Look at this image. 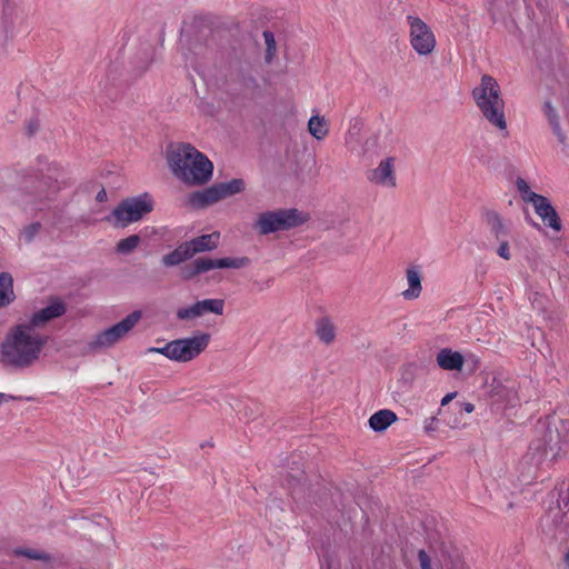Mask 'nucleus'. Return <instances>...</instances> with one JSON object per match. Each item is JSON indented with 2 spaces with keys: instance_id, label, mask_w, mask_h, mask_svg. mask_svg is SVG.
Here are the masks:
<instances>
[{
  "instance_id": "obj_34",
  "label": "nucleus",
  "mask_w": 569,
  "mask_h": 569,
  "mask_svg": "<svg viewBox=\"0 0 569 569\" xmlns=\"http://www.w3.org/2000/svg\"><path fill=\"white\" fill-rule=\"evenodd\" d=\"M497 241L499 242V247L496 250L497 254L505 260H510L511 253L508 238Z\"/></svg>"
},
{
  "instance_id": "obj_5",
  "label": "nucleus",
  "mask_w": 569,
  "mask_h": 569,
  "mask_svg": "<svg viewBox=\"0 0 569 569\" xmlns=\"http://www.w3.org/2000/svg\"><path fill=\"white\" fill-rule=\"evenodd\" d=\"M153 209V201L148 193L122 200L112 212L106 217L114 228H127L137 222Z\"/></svg>"
},
{
  "instance_id": "obj_24",
  "label": "nucleus",
  "mask_w": 569,
  "mask_h": 569,
  "mask_svg": "<svg viewBox=\"0 0 569 569\" xmlns=\"http://www.w3.org/2000/svg\"><path fill=\"white\" fill-rule=\"evenodd\" d=\"M197 307L202 317L206 313L222 315L224 308V301L222 299H204L197 301Z\"/></svg>"
},
{
  "instance_id": "obj_45",
  "label": "nucleus",
  "mask_w": 569,
  "mask_h": 569,
  "mask_svg": "<svg viewBox=\"0 0 569 569\" xmlns=\"http://www.w3.org/2000/svg\"><path fill=\"white\" fill-rule=\"evenodd\" d=\"M14 399H16V397H13L11 395L0 392V405L3 402H8L10 400H14Z\"/></svg>"
},
{
  "instance_id": "obj_25",
  "label": "nucleus",
  "mask_w": 569,
  "mask_h": 569,
  "mask_svg": "<svg viewBox=\"0 0 569 569\" xmlns=\"http://www.w3.org/2000/svg\"><path fill=\"white\" fill-rule=\"evenodd\" d=\"M141 242L139 234H131L118 241L116 251L120 254H130L133 252Z\"/></svg>"
},
{
  "instance_id": "obj_19",
  "label": "nucleus",
  "mask_w": 569,
  "mask_h": 569,
  "mask_svg": "<svg viewBox=\"0 0 569 569\" xmlns=\"http://www.w3.org/2000/svg\"><path fill=\"white\" fill-rule=\"evenodd\" d=\"M14 300L13 279L10 273H0V308L7 307Z\"/></svg>"
},
{
  "instance_id": "obj_47",
  "label": "nucleus",
  "mask_w": 569,
  "mask_h": 569,
  "mask_svg": "<svg viewBox=\"0 0 569 569\" xmlns=\"http://www.w3.org/2000/svg\"><path fill=\"white\" fill-rule=\"evenodd\" d=\"M271 283H272V279H269V280L267 281V287H269Z\"/></svg>"
},
{
  "instance_id": "obj_31",
  "label": "nucleus",
  "mask_w": 569,
  "mask_h": 569,
  "mask_svg": "<svg viewBox=\"0 0 569 569\" xmlns=\"http://www.w3.org/2000/svg\"><path fill=\"white\" fill-rule=\"evenodd\" d=\"M516 186H517V189L520 192L522 199L526 202H529V199H530L531 194H537L536 192L530 190L528 183L523 179H521V178L517 179Z\"/></svg>"
},
{
  "instance_id": "obj_39",
  "label": "nucleus",
  "mask_w": 569,
  "mask_h": 569,
  "mask_svg": "<svg viewBox=\"0 0 569 569\" xmlns=\"http://www.w3.org/2000/svg\"><path fill=\"white\" fill-rule=\"evenodd\" d=\"M437 418L436 417H429L425 420L423 428L426 432H432L437 429Z\"/></svg>"
},
{
  "instance_id": "obj_14",
  "label": "nucleus",
  "mask_w": 569,
  "mask_h": 569,
  "mask_svg": "<svg viewBox=\"0 0 569 569\" xmlns=\"http://www.w3.org/2000/svg\"><path fill=\"white\" fill-rule=\"evenodd\" d=\"M436 361L441 369L453 371L462 369L465 358L459 351H453L450 348H443L437 353Z\"/></svg>"
},
{
  "instance_id": "obj_44",
  "label": "nucleus",
  "mask_w": 569,
  "mask_h": 569,
  "mask_svg": "<svg viewBox=\"0 0 569 569\" xmlns=\"http://www.w3.org/2000/svg\"><path fill=\"white\" fill-rule=\"evenodd\" d=\"M96 199H97V201H99V202H103V201H106V200H107V192H106V190H104V189H101V190L97 193Z\"/></svg>"
},
{
  "instance_id": "obj_43",
  "label": "nucleus",
  "mask_w": 569,
  "mask_h": 569,
  "mask_svg": "<svg viewBox=\"0 0 569 569\" xmlns=\"http://www.w3.org/2000/svg\"><path fill=\"white\" fill-rule=\"evenodd\" d=\"M512 395H509L508 398H507V402L510 405V406H516V403L518 402V397H517V393L516 392H511Z\"/></svg>"
},
{
  "instance_id": "obj_46",
  "label": "nucleus",
  "mask_w": 569,
  "mask_h": 569,
  "mask_svg": "<svg viewBox=\"0 0 569 569\" xmlns=\"http://www.w3.org/2000/svg\"><path fill=\"white\" fill-rule=\"evenodd\" d=\"M37 128L31 126L29 127V134H33L36 132Z\"/></svg>"
},
{
  "instance_id": "obj_37",
  "label": "nucleus",
  "mask_w": 569,
  "mask_h": 569,
  "mask_svg": "<svg viewBox=\"0 0 569 569\" xmlns=\"http://www.w3.org/2000/svg\"><path fill=\"white\" fill-rule=\"evenodd\" d=\"M362 129V121L359 118H355L350 121V127L348 130V136L358 134Z\"/></svg>"
},
{
  "instance_id": "obj_27",
  "label": "nucleus",
  "mask_w": 569,
  "mask_h": 569,
  "mask_svg": "<svg viewBox=\"0 0 569 569\" xmlns=\"http://www.w3.org/2000/svg\"><path fill=\"white\" fill-rule=\"evenodd\" d=\"M263 39L267 47L264 60L267 63H270L276 56V39L273 33L269 30L263 31Z\"/></svg>"
},
{
  "instance_id": "obj_28",
  "label": "nucleus",
  "mask_w": 569,
  "mask_h": 569,
  "mask_svg": "<svg viewBox=\"0 0 569 569\" xmlns=\"http://www.w3.org/2000/svg\"><path fill=\"white\" fill-rule=\"evenodd\" d=\"M13 555L17 557H26L28 559L32 560H48L49 556L46 552L34 550V549H27V548H16L13 550Z\"/></svg>"
},
{
  "instance_id": "obj_32",
  "label": "nucleus",
  "mask_w": 569,
  "mask_h": 569,
  "mask_svg": "<svg viewBox=\"0 0 569 569\" xmlns=\"http://www.w3.org/2000/svg\"><path fill=\"white\" fill-rule=\"evenodd\" d=\"M172 341L166 343L163 347H150L147 352L149 353H160L166 358L172 360Z\"/></svg>"
},
{
  "instance_id": "obj_35",
  "label": "nucleus",
  "mask_w": 569,
  "mask_h": 569,
  "mask_svg": "<svg viewBox=\"0 0 569 569\" xmlns=\"http://www.w3.org/2000/svg\"><path fill=\"white\" fill-rule=\"evenodd\" d=\"M543 112L550 124L555 123V121H559L558 114L550 102H545Z\"/></svg>"
},
{
  "instance_id": "obj_29",
  "label": "nucleus",
  "mask_w": 569,
  "mask_h": 569,
  "mask_svg": "<svg viewBox=\"0 0 569 569\" xmlns=\"http://www.w3.org/2000/svg\"><path fill=\"white\" fill-rule=\"evenodd\" d=\"M559 512L562 513V518L557 526H559L562 530H567L569 528V498L561 497L558 503Z\"/></svg>"
},
{
  "instance_id": "obj_10",
  "label": "nucleus",
  "mask_w": 569,
  "mask_h": 569,
  "mask_svg": "<svg viewBox=\"0 0 569 569\" xmlns=\"http://www.w3.org/2000/svg\"><path fill=\"white\" fill-rule=\"evenodd\" d=\"M210 342L209 333L172 340V361L189 362L206 350Z\"/></svg>"
},
{
  "instance_id": "obj_41",
  "label": "nucleus",
  "mask_w": 569,
  "mask_h": 569,
  "mask_svg": "<svg viewBox=\"0 0 569 569\" xmlns=\"http://www.w3.org/2000/svg\"><path fill=\"white\" fill-rule=\"evenodd\" d=\"M457 396V392H450V393H447L442 399H441V406H447L455 397Z\"/></svg>"
},
{
  "instance_id": "obj_1",
  "label": "nucleus",
  "mask_w": 569,
  "mask_h": 569,
  "mask_svg": "<svg viewBox=\"0 0 569 569\" xmlns=\"http://www.w3.org/2000/svg\"><path fill=\"white\" fill-rule=\"evenodd\" d=\"M48 339L24 323L16 325L0 346L1 360L13 368H28L39 359Z\"/></svg>"
},
{
  "instance_id": "obj_15",
  "label": "nucleus",
  "mask_w": 569,
  "mask_h": 569,
  "mask_svg": "<svg viewBox=\"0 0 569 569\" xmlns=\"http://www.w3.org/2000/svg\"><path fill=\"white\" fill-rule=\"evenodd\" d=\"M485 220L490 230V233L496 240L509 238V227L506 224L499 213L496 211H487L485 213Z\"/></svg>"
},
{
  "instance_id": "obj_36",
  "label": "nucleus",
  "mask_w": 569,
  "mask_h": 569,
  "mask_svg": "<svg viewBox=\"0 0 569 569\" xmlns=\"http://www.w3.org/2000/svg\"><path fill=\"white\" fill-rule=\"evenodd\" d=\"M418 560H419L421 569H432L431 568V559L423 549L418 551Z\"/></svg>"
},
{
  "instance_id": "obj_18",
  "label": "nucleus",
  "mask_w": 569,
  "mask_h": 569,
  "mask_svg": "<svg viewBox=\"0 0 569 569\" xmlns=\"http://www.w3.org/2000/svg\"><path fill=\"white\" fill-rule=\"evenodd\" d=\"M406 276L409 288L402 292V296L407 300L417 299L422 290L420 271L411 267L407 269Z\"/></svg>"
},
{
  "instance_id": "obj_21",
  "label": "nucleus",
  "mask_w": 569,
  "mask_h": 569,
  "mask_svg": "<svg viewBox=\"0 0 569 569\" xmlns=\"http://www.w3.org/2000/svg\"><path fill=\"white\" fill-rule=\"evenodd\" d=\"M212 269H218L216 266V259L211 258H198L191 266L184 268L186 278L191 279L200 273L207 272Z\"/></svg>"
},
{
  "instance_id": "obj_42",
  "label": "nucleus",
  "mask_w": 569,
  "mask_h": 569,
  "mask_svg": "<svg viewBox=\"0 0 569 569\" xmlns=\"http://www.w3.org/2000/svg\"><path fill=\"white\" fill-rule=\"evenodd\" d=\"M460 407L467 412L471 413L475 410V406L471 402H462Z\"/></svg>"
},
{
  "instance_id": "obj_26",
  "label": "nucleus",
  "mask_w": 569,
  "mask_h": 569,
  "mask_svg": "<svg viewBox=\"0 0 569 569\" xmlns=\"http://www.w3.org/2000/svg\"><path fill=\"white\" fill-rule=\"evenodd\" d=\"M250 264V259L248 257H226L216 259V266L219 269L230 268V269H241L246 268Z\"/></svg>"
},
{
  "instance_id": "obj_2",
  "label": "nucleus",
  "mask_w": 569,
  "mask_h": 569,
  "mask_svg": "<svg viewBox=\"0 0 569 569\" xmlns=\"http://www.w3.org/2000/svg\"><path fill=\"white\" fill-rule=\"evenodd\" d=\"M166 159L172 174L188 186L204 184L212 177V162L189 143L168 146Z\"/></svg>"
},
{
  "instance_id": "obj_3",
  "label": "nucleus",
  "mask_w": 569,
  "mask_h": 569,
  "mask_svg": "<svg viewBox=\"0 0 569 569\" xmlns=\"http://www.w3.org/2000/svg\"><path fill=\"white\" fill-rule=\"evenodd\" d=\"M71 184V178L64 168L52 163L40 178L30 177L24 181V191L19 204L24 211L42 210L62 188Z\"/></svg>"
},
{
  "instance_id": "obj_7",
  "label": "nucleus",
  "mask_w": 569,
  "mask_h": 569,
  "mask_svg": "<svg viewBox=\"0 0 569 569\" xmlns=\"http://www.w3.org/2000/svg\"><path fill=\"white\" fill-rule=\"evenodd\" d=\"M142 312L136 310L129 313L118 323L98 332L87 345L89 352H97L102 349H108L122 340L140 321Z\"/></svg>"
},
{
  "instance_id": "obj_8",
  "label": "nucleus",
  "mask_w": 569,
  "mask_h": 569,
  "mask_svg": "<svg viewBox=\"0 0 569 569\" xmlns=\"http://www.w3.org/2000/svg\"><path fill=\"white\" fill-rule=\"evenodd\" d=\"M246 183L236 178L230 181L214 183L201 191H194L189 196V203L193 208H204L224 198L238 194L244 190Z\"/></svg>"
},
{
  "instance_id": "obj_11",
  "label": "nucleus",
  "mask_w": 569,
  "mask_h": 569,
  "mask_svg": "<svg viewBox=\"0 0 569 569\" xmlns=\"http://www.w3.org/2000/svg\"><path fill=\"white\" fill-rule=\"evenodd\" d=\"M368 180L383 188H395L397 186L395 172V158L388 157L379 162L377 168L371 170Z\"/></svg>"
},
{
  "instance_id": "obj_38",
  "label": "nucleus",
  "mask_w": 569,
  "mask_h": 569,
  "mask_svg": "<svg viewBox=\"0 0 569 569\" xmlns=\"http://www.w3.org/2000/svg\"><path fill=\"white\" fill-rule=\"evenodd\" d=\"M550 126H551L552 131H553L555 136L557 137L558 141L561 144H565L566 143V134L561 130L559 121H555V123H552Z\"/></svg>"
},
{
  "instance_id": "obj_20",
  "label": "nucleus",
  "mask_w": 569,
  "mask_h": 569,
  "mask_svg": "<svg viewBox=\"0 0 569 569\" xmlns=\"http://www.w3.org/2000/svg\"><path fill=\"white\" fill-rule=\"evenodd\" d=\"M192 258V254L186 242L178 246L173 251L162 257V263L166 267L178 266L181 262Z\"/></svg>"
},
{
  "instance_id": "obj_23",
  "label": "nucleus",
  "mask_w": 569,
  "mask_h": 569,
  "mask_svg": "<svg viewBox=\"0 0 569 569\" xmlns=\"http://www.w3.org/2000/svg\"><path fill=\"white\" fill-rule=\"evenodd\" d=\"M310 134L317 140H322L329 132L328 123L323 117L312 116L308 122Z\"/></svg>"
},
{
  "instance_id": "obj_17",
  "label": "nucleus",
  "mask_w": 569,
  "mask_h": 569,
  "mask_svg": "<svg viewBox=\"0 0 569 569\" xmlns=\"http://www.w3.org/2000/svg\"><path fill=\"white\" fill-rule=\"evenodd\" d=\"M397 421V415L389 409H381L369 418V426L372 430L381 432Z\"/></svg>"
},
{
  "instance_id": "obj_9",
  "label": "nucleus",
  "mask_w": 569,
  "mask_h": 569,
  "mask_svg": "<svg viewBox=\"0 0 569 569\" xmlns=\"http://www.w3.org/2000/svg\"><path fill=\"white\" fill-rule=\"evenodd\" d=\"M409 37L412 49L420 56L430 54L436 48V37L429 26L419 17L408 16Z\"/></svg>"
},
{
  "instance_id": "obj_4",
  "label": "nucleus",
  "mask_w": 569,
  "mask_h": 569,
  "mask_svg": "<svg viewBox=\"0 0 569 569\" xmlns=\"http://www.w3.org/2000/svg\"><path fill=\"white\" fill-rule=\"evenodd\" d=\"M471 94L482 117L498 130L506 131L505 101L497 80L489 74H483Z\"/></svg>"
},
{
  "instance_id": "obj_12",
  "label": "nucleus",
  "mask_w": 569,
  "mask_h": 569,
  "mask_svg": "<svg viewBox=\"0 0 569 569\" xmlns=\"http://www.w3.org/2000/svg\"><path fill=\"white\" fill-rule=\"evenodd\" d=\"M529 202L532 203L536 213L541 218L545 224L557 231L561 229L558 213L545 196L531 194Z\"/></svg>"
},
{
  "instance_id": "obj_40",
  "label": "nucleus",
  "mask_w": 569,
  "mask_h": 569,
  "mask_svg": "<svg viewBox=\"0 0 569 569\" xmlns=\"http://www.w3.org/2000/svg\"><path fill=\"white\" fill-rule=\"evenodd\" d=\"M243 83L247 88L257 89L259 87L257 79L252 76L246 77Z\"/></svg>"
},
{
  "instance_id": "obj_16",
  "label": "nucleus",
  "mask_w": 569,
  "mask_h": 569,
  "mask_svg": "<svg viewBox=\"0 0 569 569\" xmlns=\"http://www.w3.org/2000/svg\"><path fill=\"white\" fill-rule=\"evenodd\" d=\"M219 233L212 232L209 234H202L190 241H187V246L192 254L200 253L203 251H210L218 247Z\"/></svg>"
},
{
  "instance_id": "obj_33",
  "label": "nucleus",
  "mask_w": 569,
  "mask_h": 569,
  "mask_svg": "<svg viewBox=\"0 0 569 569\" xmlns=\"http://www.w3.org/2000/svg\"><path fill=\"white\" fill-rule=\"evenodd\" d=\"M40 229L41 224L39 222L31 223L24 228L22 237L27 242H31L34 239V237L39 233Z\"/></svg>"
},
{
  "instance_id": "obj_30",
  "label": "nucleus",
  "mask_w": 569,
  "mask_h": 569,
  "mask_svg": "<svg viewBox=\"0 0 569 569\" xmlns=\"http://www.w3.org/2000/svg\"><path fill=\"white\" fill-rule=\"evenodd\" d=\"M199 317H200V313H199L197 303H193L187 308H181L177 311V318L179 320H193Z\"/></svg>"
},
{
  "instance_id": "obj_22",
  "label": "nucleus",
  "mask_w": 569,
  "mask_h": 569,
  "mask_svg": "<svg viewBox=\"0 0 569 569\" xmlns=\"http://www.w3.org/2000/svg\"><path fill=\"white\" fill-rule=\"evenodd\" d=\"M316 335L321 342L330 345L336 339V327L328 318H321L316 323Z\"/></svg>"
},
{
  "instance_id": "obj_6",
  "label": "nucleus",
  "mask_w": 569,
  "mask_h": 569,
  "mask_svg": "<svg viewBox=\"0 0 569 569\" xmlns=\"http://www.w3.org/2000/svg\"><path fill=\"white\" fill-rule=\"evenodd\" d=\"M308 221V214L298 209H279L259 214L256 229L260 234H269L297 228Z\"/></svg>"
},
{
  "instance_id": "obj_13",
  "label": "nucleus",
  "mask_w": 569,
  "mask_h": 569,
  "mask_svg": "<svg viewBox=\"0 0 569 569\" xmlns=\"http://www.w3.org/2000/svg\"><path fill=\"white\" fill-rule=\"evenodd\" d=\"M66 313V306L61 301H53L49 306L34 312L29 321L23 322L29 326L32 330H37L38 327L44 326L48 321L59 318Z\"/></svg>"
}]
</instances>
